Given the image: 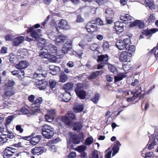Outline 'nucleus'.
Segmentation results:
<instances>
[{"mask_svg": "<svg viewBox=\"0 0 158 158\" xmlns=\"http://www.w3.org/2000/svg\"><path fill=\"white\" fill-rule=\"evenodd\" d=\"M121 145L120 142L118 140L114 142V146L112 148V156H114L118 152L119 149V147Z\"/></svg>", "mask_w": 158, "mask_h": 158, "instance_id": "obj_21", "label": "nucleus"}, {"mask_svg": "<svg viewBox=\"0 0 158 158\" xmlns=\"http://www.w3.org/2000/svg\"><path fill=\"white\" fill-rule=\"evenodd\" d=\"M127 52L123 51L119 56V59L122 62H127Z\"/></svg>", "mask_w": 158, "mask_h": 158, "instance_id": "obj_27", "label": "nucleus"}, {"mask_svg": "<svg viewBox=\"0 0 158 158\" xmlns=\"http://www.w3.org/2000/svg\"><path fill=\"white\" fill-rule=\"evenodd\" d=\"M158 31V29L156 28L151 29L150 30H146L144 32V34L140 36L139 38L142 39L144 38L143 36H148L150 35L151 36L153 34L155 33Z\"/></svg>", "mask_w": 158, "mask_h": 158, "instance_id": "obj_19", "label": "nucleus"}, {"mask_svg": "<svg viewBox=\"0 0 158 158\" xmlns=\"http://www.w3.org/2000/svg\"><path fill=\"white\" fill-rule=\"evenodd\" d=\"M143 4L146 6L148 7L151 10L155 9V6L153 2L152 1H149V0L146 1H144Z\"/></svg>", "mask_w": 158, "mask_h": 158, "instance_id": "obj_30", "label": "nucleus"}, {"mask_svg": "<svg viewBox=\"0 0 158 158\" xmlns=\"http://www.w3.org/2000/svg\"><path fill=\"white\" fill-rule=\"evenodd\" d=\"M41 136L38 135L36 137H32L30 140V143L32 145H36L40 141Z\"/></svg>", "mask_w": 158, "mask_h": 158, "instance_id": "obj_28", "label": "nucleus"}, {"mask_svg": "<svg viewBox=\"0 0 158 158\" xmlns=\"http://www.w3.org/2000/svg\"><path fill=\"white\" fill-rule=\"evenodd\" d=\"M49 86L51 89H53L56 86V82L53 80L51 79L49 81Z\"/></svg>", "mask_w": 158, "mask_h": 158, "instance_id": "obj_50", "label": "nucleus"}, {"mask_svg": "<svg viewBox=\"0 0 158 158\" xmlns=\"http://www.w3.org/2000/svg\"><path fill=\"white\" fill-rule=\"evenodd\" d=\"M155 20V17L153 14H151L148 19V21L149 22H153Z\"/></svg>", "mask_w": 158, "mask_h": 158, "instance_id": "obj_63", "label": "nucleus"}, {"mask_svg": "<svg viewBox=\"0 0 158 158\" xmlns=\"http://www.w3.org/2000/svg\"><path fill=\"white\" fill-rule=\"evenodd\" d=\"M82 127V125L80 122H77L73 125V129L76 131L77 132H79L81 130Z\"/></svg>", "mask_w": 158, "mask_h": 158, "instance_id": "obj_33", "label": "nucleus"}, {"mask_svg": "<svg viewBox=\"0 0 158 158\" xmlns=\"http://www.w3.org/2000/svg\"><path fill=\"white\" fill-rule=\"evenodd\" d=\"M8 140L7 139L6 135L1 136L0 137V143H3L7 142Z\"/></svg>", "mask_w": 158, "mask_h": 158, "instance_id": "obj_55", "label": "nucleus"}, {"mask_svg": "<svg viewBox=\"0 0 158 158\" xmlns=\"http://www.w3.org/2000/svg\"><path fill=\"white\" fill-rule=\"evenodd\" d=\"M47 72L46 71L42 69H38L33 74V77L37 79H41L46 76Z\"/></svg>", "mask_w": 158, "mask_h": 158, "instance_id": "obj_10", "label": "nucleus"}, {"mask_svg": "<svg viewBox=\"0 0 158 158\" xmlns=\"http://www.w3.org/2000/svg\"><path fill=\"white\" fill-rule=\"evenodd\" d=\"M11 54L10 53V65L12 64L13 65L14 64H15L17 62V58L15 56L12 58L11 57Z\"/></svg>", "mask_w": 158, "mask_h": 158, "instance_id": "obj_57", "label": "nucleus"}, {"mask_svg": "<svg viewBox=\"0 0 158 158\" xmlns=\"http://www.w3.org/2000/svg\"><path fill=\"white\" fill-rule=\"evenodd\" d=\"M47 49L49 54H52V57H56V60L59 58L58 56H57V53L59 51L57 50V48L55 45L52 44L49 45L47 47Z\"/></svg>", "mask_w": 158, "mask_h": 158, "instance_id": "obj_8", "label": "nucleus"}, {"mask_svg": "<svg viewBox=\"0 0 158 158\" xmlns=\"http://www.w3.org/2000/svg\"><path fill=\"white\" fill-rule=\"evenodd\" d=\"M93 38V36L90 33H89L87 35V39L89 42H91Z\"/></svg>", "mask_w": 158, "mask_h": 158, "instance_id": "obj_64", "label": "nucleus"}, {"mask_svg": "<svg viewBox=\"0 0 158 158\" xmlns=\"http://www.w3.org/2000/svg\"><path fill=\"white\" fill-rule=\"evenodd\" d=\"M68 44H69L70 45H71L72 44V41H67L63 47L62 49L60 51L61 52H60V51L59 50V51L57 53V56H58L59 58L63 57L64 55L67 53L68 51L69 48L66 47L65 46V45H66Z\"/></svg>", "mask_w": 158, "mask_h": 158, "instance_id": "obj_13", "label": "nucleus"}, {"mask_svg": "<svg viewBox=\"0 0 158 158\" xmlns=\"http://www.w3.org/2000/svg\"><path fill=\"white\" fill-rule=\"evenodd\" d=\"M39 54L41 58L48 59L51 62H55L56 61V57H52V54H49L47 48H43L41 49Z\"/></svg>", "mask_w": 158, "mask_h": 158, "instance_id": "obj_3", "label": "nucleus"}, {"mask_svg": "<svg viewBox=\"0 0 158 158\" xmlns=\"http://www.w3.org/2000/svg\"><path fill=\"white\" fill-rule=\"evenodd\" d=\"M43 101V99L41 97H39L37 99H36L32 104L38 106L40 107L41 104Z\"/></svg>", "mask_w": 158, "mask_h": 158, "instance_id": "obj_42", "label": "nucleus"}, {"mask_svg": "<svg viewBox=\"0 0 158 158\" xmlns=\"http://www.w3.org/2000/svg\"><path fill=\"white\" fill-rule=\"evenodd\" d=\"M41 30L40 29H37L32 31L31 33V36L36 39L38 38L41 35Z\"/></svg>", "mask_w": 158, "mask_h": 158, "instance_id": "obj_26", "label": "nucleus"}, {"mask_svg": "<svg viewBox=\"0 0 158 158\" xmlns=\"http://www.w3.org/2000/svg\"><path fill=\"white\" fill-rule=\"evenodd\" d=\"M40 107L32 104L31 106L30 114L31 115L36 114L40 112Z\"/></svg>", "mask_w": 158, "mask_h": 158, "instance_id": "obj_22", "label": "nucleus"}, {"mask_svg": "<svg viewBox=\"0 0 158 158\" xmlns=\"http://www.w3.org/2000/svg\"><path fill=\"white\" fill-rule=\"evenodd\" d=\"M58 26L56 27L55 29L56 31H59V28L62 29L67 30L70 28V26L68 24V23L64 20L62 19L59 21L58 23Z\"/></svg>", "mask_w": 158, "mask_h": 158, "instance_id": "obj_11", "label": "nucleus"}, {"mask_svg": "<svg viewBox=\"0 0 158 158\" xmlns=\"http://www.w3.org/2000/svg\"><path fill=\"white\" fill-rule=\"evenodd\" d=\"M94 142V139L92 136H90L87 138L85 142V144L86 145L89 146Z\"/></svg>", "mask_w": 158, "mask_h": 158, "instance_id": "obj_38", "label": "nucleus"}, {"mask_svg": "<svg viewBox=\"0 0 158 158\" xmlns=\"http://www.w3.org/2000/svg\"><path fill=\"white\" fill-rule=\"evenodd\" d=\"M145 158H153V153L151 152H147L145 154Z\"/></svg>", "mask_w": 158, "mask_h": 158, "instance_id": "obj_61", "label": "nucleus"}, {"mask_svg": "<svg viewBox=\"0 0 158 158\" xmlns=\"http://www.w3.org/2000/svg\"><path fill=\"white\" fill-rule=\"evenodd\" d=\"M151 52L152 53H154L155 57H156L158 55V48H155L152 49Z\"/></svg>", "mask_w": 158, "mask_h": 158, "instance_id": "obj_62", "label": "nucleus"}, {"mask_svg": "<svg viewBox=\"0 0 158 158\" xmlns=\"http://www.w3.org/2000/svg\"><path fill=\"white\" fill-rule=\"evenodd\" d=\"M105 14L106 17H113L114 15V12L112 9L109 8L106 10Z\"/></svg>", "mask_w": 158, "mask_h": 158, "instance_id": "obj_32", "label": "nucleus"}, {"mask_svg": "<svg viewBox=\"0 0 158 158\" xmlns=\"http://www.w3.org/2000/svg\"><path fill=\"white\" fill-rule=\"evenodd\" d=\"M60 71V69L57 66H56L53 70H51L50 73L52 75H55L59 73Z\"/></svg>", "mask_w": 158, "mask_h": 158, "instance_id": "obj_43", "label": "nucleus"}, {"mask_svg": "<svg viewBox=\"0 0 158 158\" xmlns=\"http://www.w3.org/2000/svg\"><path fill=\"white\" fill-rule=\"evenodd\" d=\"M4 93L2 95L3 98L4 99L9 98H10V81L7 83H6L3 86Z\"/></svg>", "mask_w": 158, "mask_h": 158, "instance_id": "obj_9", "label": "nucleus"}, {"mask_svg": "<svg viewBox=\"0 0 158 158\" xmlns=\"http://www.w3.org/2000/svg\"><path fill=\"white\" fill-rule=\"evenodd\" d=\"M20 110L21 112L23 114H27L29 113H30L28 109L25 108H22Z\"/></svg>", "mask_w": 158, "mask_h": 158, "instance_id": "obj_59", "label": "nucleus"}, {"mask_svg": "<svg viewBox=\"0 0 158 158\" xmlns=\"http://www.w3.org/2000/svg\"><path fill=\"white\" fill-rule=\"evenodd\" d=\"M108 69L111 72L114 73L116 72L117 69L115 66L110 64H108Z\"/></svg>", "mask_w": 158, "mask_h": 158, "instance_id": "obj_48", "label": "nucleus"}, {"mask_svg": "<svg viewBox=\"0 0 158 158\" xmlns=\"http://www.w3.org/2000/svg\"><path fill=\"white\" fill-rule=\"evenodd\" d=\"M100 71H97L93 73L90 76L88 77L89 79L94 78L97 77V76L99 74Z\"/></svg>", "mask_w": 158, "mask_h": 158, "instance_id": "obj_46", "label": "nucleus"}, {"mask_svg": "<svg viewBox=\"0 0 158 158\" xmlns=\"http://www.w3.org/2000/svg\"><path fill=\"white\" fill-rule=\"evenodd\" d=\"M56 113V111L55 109H51L48 110L47 114L51 116L54 117V118Z\"/></svg>", "mask_w": 158, "mask_h": 158, "instance_id": "obj_45", "label": "nucleus"}, {"mask_svg": "<svg viewBox=\"0 0 158 158\" xmlns=\"http://www.w3.org/2000/svg\"><path fill=\"white\" fill-rule=\"evenodd\" d=\"M82 87V85L81 84H77L76 85V87L75 88V91L76 93H77V91H79L80 90H81L80 89Z\"/></svg>", "mask_w": 158, "mask_h": 158, "instance_id": "obj_60", "label": "nucleus"}, {"mask_svg": "<svg viewBox=\"0 0 158 158\" xmlns=\"http://www.w3.org/2000/svg\"><path fill=\"white\" fill-rule=\"evenodd\" d=\"M53 142L52 140H49L47 142L45 143V146L49 147V150H51L52 149L55 148V146L53 145Z\"/></svg>", "mask_w": 158, "mask_h": 158, "instance_id": "obj_41", "label": "nucleus"}, {"mask_svg": "<svg viewBox=\"0 0 158 158\" xmlns=\"http://www.w3.org/2000/svg\"><path fill=\"white\" fill-rule=\"evenodd\" d=\"M97 61L98 62H102L98 64L97 67L98 69L102 68L104 64L106 63L108 59V56L107 54L102 55L98 56Z\"/></svg>", "mask_w": 158, "mask_h": 158, "instance_id": "obj_7", "label": "nucleus"}, {"mask_svg": "<svg viewBox=\"0 0 158 158\" xmlns=\"http://www.w3.org/2000/svg\"><path fill=\"white\" fill-rule=\"evenodd\" d=\"M120 19L122 21H126L127 20L131 21L132 23L135 21L133 18L128 14H123L120 17Z\"/></svg>", "mask_w": 158, "mask_h": 158, "instance_id": "obj_24", "label": "nucleus"}, {"mask_svg": "<svg viewBox=\"0 0 158 158\" xmlns=\"http://www.w3.org/2000/svg\"><path fill=\"white\" fill-rule=\"evenodd\" d=\"M45 121L48 122H51L54 119V117L51 116L48 114L45 115Z\"/></svg>", "mask_w": 158, "mask_h": 158, "instance_id": "obj_53", "label": "nucleus"}, {"mask_svg": "<svg viewBox=\"0 0 158 158\" xmlns=\"http://www.w3.org/2000/svg\"><path fill=\"white\" fill-rule=\"evenodd\" d=\"M32 39L28 37H26L25 39L23 36H19L13 39L12 41L13 45L14 46H18L22 43L24 40H26L28 41L31 40Z\"/></svg>", "mask_w": 158, "mask_h": 158, "instance_id": "obj_6", "label": "nucleus"}, {"mask_svg": "<svg viewBox=\"0 0 158 158\" xmlns=\"http://www.w3.org/2000/svg\"><path fill=\"white\" fill-rule=\"evenodd\" d=\"M123 24L121 22L118 21L115 23L114 29L117 32L120 33L123 31Z\"/></svg>", "mask_w": 158, "mask_h": 158, "instance_id": "obj_17", "label": "nucleus"}, {"mask_svg": "<svg viewBox=\"0 0 158 158\" xmlns=\"http://www.w3.org/2000/svg\"><path fill=\"white\" fill-rule=\"evenodd\" d=\"M99 95L98 94H96L92 98L91 100L94 103H97L99 101Z\"/></svg>", "mask_w": 158, "mask_h": 158, "instance_id": "obj_49", "label": "nucleus"}, {"mask_svg": "<svg viewBox=\"0 0 158 158\" xmlns=\"http://www.w3.org/2000/svg\"><path fill=\"white\" fill-rule=\"evenodd\" d=\"M44 152V148L42 147H35L32 149L31 153L34 155H39L41 154Z\"/></svg>", "mask_w": 158, "mask_h": 158, "instance_id": "obj_23", "label": "nucleus"}, {"mask_svg": "<svg viewBox=\"0 0 158 158\" xmlns=\"http://www.w3.org/2000/svg\"><path fill=\"white\" fill-rule=\"evenodd\" d=\"M75 115L72 113H69L65 115V116L62 117V121L67 125L72 124V120L75 118Z\"/></svg>", "mask_w": 158, "mask_h": 158, "instance_id": "obj_5", "label": "nucleus"}, {"mask_svg": "<svg viewBox=\"0 0 158 158\" xmlns=\"http://www.w3.org/2000/svg\"><path fill=\"white\" fill-rule=\"evenodd\" d=\"M42 133L45 138L50 139L54 135V129L52 127L47 124H45L42 127Z\"/></svg>", "mask_w": 158, "mask_h": 158, "instance_id": "obj_1", "label": "nucleus"}, {"mask_svg": "<svg viewBox=\"0 0 158 158\" xmlns=\"http://www.w3.org/2000/svg\"><path fill=\"white\" fill-rule=\"evenodd\" d=\"M131 44V42L129 38L124 39L123 40H119L116 43V47L120 50L127 49Z\"/></svg>", "mask_w": 158, "mask_h": 158, "instance_id": "obj_2", "label": "nucleus"}, {"mask_svg": "<svg viewBox=\"0 0 158 158\" xmlns=\"http://www.w3.org/2000/svg\"><path fill=\"white\" fill-rule=\"evenodd\" d=\"M86 28L89 32L96 31L97 30L96 24L94 20H91L88 23L86 26Z\"/></svg>", "mask_w": 158, "mask_h": 158, "instance_id": "obj_12", "label": "nucleus"}, {"mask_svg": "<svg viewBox=\"0 0 158 158\" xmlns=\"http://www.w3.org/2000/svg\"><path fill=\"white\" fill-rule=\"evenodd\" d=\"M128 50L127 51V53L129 56H132V54L134 52L135 50V47L133 45L130 46L128 48Z\"/></svg>", "mask_w": 158, "mask_h": 158, "instance_id": "obj_40", "label": "nucleus"}, {"mask_svg": "<svg viewBox=\"0 0 158 158\" xmlns=\"http://www.w3.org/2000/svg\"><path fill=\"white\" fill-rule=\"evenodd\" d=\"M69 141L68 140L67 147L69 149H73V145L72 144L71 142L75 144H78L80 142L78 135L76 134H72L71 132L69 133Z\"/></svg>", "mask_w": 158, "mask_h": 158, "instance_id": "obj_4", "label": "nucleus"}, {"mask_svg": "<svg viewBox=\"0 0 158 158\" xmlns=\"http://www.w3.org/2000/svg\"><path fill=\"white\" fill-rule=\"evenodd\" d=\"M70 98V93L65 92L63 94L62 101L65 102H68L69 101Z\"/></svg>", "mask_w": 158, "mask_h": 158, "instance_id": "obj_31", "label": "nucleus"}, {"mask_svg": "<svg viewBox=\"0 0 158 158\" xmlns=\"http://www.w3.org/2000/svg\"><path fill=\"white\" fill-rule=\"evenodd\" d=\"M137 26L140 29L143 28L144 27V22L141 20H135L131 23L129 25L130 27H134Z\"/></svg>", "mask_w": 158, "mask_h": 158, "instance_id": "obj_16", "label": "nucleus"}, {"mask_svg": "<svg viewBox=\"0 0 158 158\" xmlns=\"http://www.w3.org/2000/svg\"><path fill=\"white\" fill-rule=\"evenodd\" d=\"M127 73H120L118 74L117 76H115L114 81L115 82H118L122 80L123 78L127 77Z\"/></svg>", "mask_w": 158, "mask_h": 158, "instance_id": "obj_25", "label": "nucleus"}, {"mask_svg": "<svg viewBox=\"0 0 158 158\" xmlns=\"http://www.w3.org/2000/svg\"><path fill=\"white\" fill-rule=\"evenodd\" d=\"M10 95L14 94L15 92V89L13 88H11L12 86H14L15 84V82L13 81H10Z\"/></svg>", "mask_w": 158, "mask_h": 158, "instance_id": "obj_52", "label": "nucleus"}, {"mask_svg": "<svg viewBox=\"0 0 158 158\" xmlns=\"http://www.w3.org/2000/svg\"><path fill=\"white\" fill-rule=\"evenodd\" d=\"M48 83L47 81H45L44 80V81L41 84V86L39 87V89L40 90H43L45 89L48 86Z\"/></svg>", "mask_w": 158, "mask_h": 158, "instance_id": "obj_47", "label": "nucleus"}, {"mask_svg": "<svg viewBox=\"0 0 158 158\" xmlns=\"http://www.w3.org/2000/svg\"><path fill=\"white\" fill-rule=\"evenodd\" d=\"M68 79L67 75L64 73H61L60 76V81L63 83L65 82Z\"/></svg>", "mask_w": 158, "mask_h": 158, "instance_id": "obj_39", "label": "nucleus"}, {"mask_svg": "<svg viewBox=\"0 0 158 158\" xmlns=\"http://www.w3.org/2000/svg\"><path fill=\"white\" fill-rule=\"evenodd\" d=\"M21 139V138H20L17 136L14 135L13 133L10 132V142H11V143L13 144L11 146H14L16 148L21 147V142H19L17 143H15V142L17 141L19 139Z\"/></svg>", "mask_w": 158, "mask_h": 158, "instance_id": "obj_14", "label": "nucleus"}, {"mask_svg": "<svg viewBox=\"0 0 158 158\" xmlns=\"http://www.w3.org/2000/svg\"><path fill=\"white\" fill-rule=\"evenodd\" d=\"M10 147H7L2 152L3 156L4 158H9L10 157Z\"/></svg>", "mask_w": 158, "mask_h": 158, "instance_id": "obj_34", "label": "nucleus"}, {"mask_svg": "<svg viewBox=\"0 0 158 158\" xmlns=\"http://www.w3.org/2000/svg\"><path fill=\"white\" fill-rule=\"evenodd\" d=\"M99 152L97 151H93L92 152L91 155L89 158H99Z\"/></svg>", "mask_w": 158, "mask_h": 158, "instance_id": "obj_44", "label": "nucleus"}, {"mask_svg": "<svg viewBox=\"0 0 158 158\" xmlns=\"http://www.w3.org/2000/svg\"><path fill=\"white\" fill-rule=\"evenodd\" d=\"M29 64V63L26 60H21L16 65V67L17 69L22 70L27 67Z\"/></svg>", "mask_w": 158, "mask_h": 158, "instance_id": "obj_20", "label": "nucleus"}, {"mask_svg": "<svg viewBox=\"0 0 158 158\" xmlns=\"http://www.w3.org/2000/svg\"><path fill=\"white\" fill-rule=\"evenodd\" d=\"M150 139L148 144L147 145L148 149L149 150H151L154 148V146L156 145L155 138L153 135H152L149 137Z\"/></svg>", "mask_w": 158, "mask_h": 158, "instance_id": "obj_18", "label": "nucleus"}, {"mask_svg": "<svg viewBox=\"0 0 158 158\" xmlns=\"http://www.w3.org/2000/svg\"><path fill=\"white\" fill-rule=\"evenodd\" d=\"M87 148V147L84 145L79 146L77 148V150L79 152H84V151Z\"/></svg>", "mask_w": 158, "mask_h": 158, "instance_id": "obj_51", "label": "nucleus"}, {"mask_svg": "<svg viewBox=\"0 0 158 158\" xmlns=\"http://www.w3.org/2000/svg\"><path fill=\"white\" fill-rule=\"evenodd\" d=\"M68 39V37L63 34L56 37L55 42L56 44L60 45L63 44L65 40Z\"/></svg>", "mask_w": 158, "mask_h": 158, "instance_id": "obj_15", "label": "nucleus"}, {"mask_svg": "<svg viewBox=\"0 0 158 158\" xmlns=\"http://www.w3.org/2000/svg\"><path fill=\"white\" fill-rule=\"evenodd\" d=\"M76 94L80 98L84 99L86 96V92L83 90H80L79 91H77Z\"/></svg>", "mask_w": 158, "mask_h": 158, "instance_id": "obj_35", "label": "nucleus"}, {"mask_svg": "<svg viewBox=\"0 0 158 158\" xmlns=\"http://www.w3.org/2000/svg\"><path fill=\"white\" fill-rule=\"evenodd\" d=\"M54 35V33L52 32V33L48 34V36L50 39L55 41L56 37Z\"/></svg>", "mask_w": 158, "mask_h": 158, "instance_id": "obj_56", "label": "nucleus"}, {"mask_svg": "<svg viewBox=\"0 0 158 158\" xmlns=\"http://www.w3.org/2000/svg\"><path fill=\"white\" fill-rule=\"evenodd\" d=\"M16 149L10 147V153H12V154H10V158H16L18 156L19 154L16 153Z\"/></svg>", "mask_w": 158, "mask_h": 158, "instance_id": "obj_37", "label": "nucleus"}, {"mask_svg": "<svg viewBox=\"0 0 158 158\" xmlns=\"http://www.w3.org/2000/svg\"><path fill=\"white\" fill-rule=\"evenodd\" d=\"M73 86V84L71 83L65 84L63 87V89L66 91L71 90Z\"/></svg>", "mask_w": 158, "mask_h": 158, "instance_id": "obj_36", "label": "nucleus"}, {"mask_svg": "<svg viewBox=\"0 0 158 158\" xmlns=\"http://www.w3.org/2000/svg\"><path fill=\"white\" fill-rule=\"evenodd\" d=\"M40 79H37L38 80V81L36 82V83L35 84V86L38 88L39 89V87L41 86V85L42 84V83L44 81V80L43 79H41L40 80Z\"/></svg>", "mask_w": 158, "mask_h": 158, "instance_id": "obj_54", "label": "nucleus"}, {"mask_svg": "<svg viewBox=\"0 0 158 158\" xmlns=\"http://www.w3.org/2000/svg\"><path fill=\"white\" fill-rule=\"evenodd\" d=\"M98 45L96 44H92L90 45L89 48L93 51L95 50L98 47Z\"/></svg>", "mask_w": 158, "mask_h": 158, "instance_id": "obj_58", "label": "nucleus"}, {"mask_svg": "<svg viewBox=\"0 0 158 158\" xmlns=\"http://www.w3.org/2000/svg\"><path fill=\"white\" fill-rule=\"evenodd\" d=\"M74 111L76 113H78L83 111L84 106L82 104H75L73 107Z\"/></svg>", "mask_w": 158, "mask_h": 158, "instance_id": "obj_29", "label": "nucleus"}]
</instances>
